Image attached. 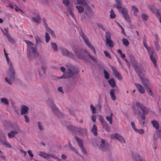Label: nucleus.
Returning <instances> with one entry per match:
<instances>
[{"instance_id": "nucleus-1", "label": "nucleus", "mask_w": 161, "mask_h": 161, "mask_svg": "<svg viewBox=\"0 0 161 161\" xmlns=\"http://www.w3.org/2000/svg\"><path fill=\"white\" fill-rule=\"evenodd\" d=\"M4 54L9 67V71L7 74V77L5 78V80L9 84H11L14 80V71L12 63L9 60L8 54L7 52H5Z\"/></svg>"}, {"instance_id": "nucleus-2", "label": "nucleus", "mask_w": 161, "mask_h": 161, "mask_svg": "<svg viewBox=\"0 0 161 161\" xmlns=\"http://www.w3.org/2000/svg\"><path fill=\"white\" fill-rule=\"evenodd\" d=\"M67 71L64 72L62 76L58 77V78L66 79L74 77L79 72V70L75 68L71 64H69L66 65Z\"/></svg>"}, {"instance_id": "nucleus-3", "label": "nucleus", "mask_w": 161, "mask_h": 161, "mask_svg": "<svg viewBox=\"0 0 161 161\" xmlns=\"http://www.w3.org/2000/svg\"><path fill=\"white\" fill-rule=\"evenodd\" d=\"M136 107L133 108L134 112L137 114H140L141 111L139 108L141 110L142 113L141 115V118L142 120H145V115L147 114L149 112V109L144 106V105L139 102H136L135 103Z\"/></svg>"}, {"instance_id": "nucleus-4", "label": "nucleus", "mask_w": 161, "mask_h": 161, "mask_svg": "<svg viewBox=\"0 0 161 161\" xmlns=\"http://www.w3.org/2000/svg\"><path fill=\"white\" fill-rule=\"evenodd\" d=\"M25 42L27 44V55L28 58L30 59L32 55L36 57L38 55L36 51V46L29 41L25 40Z\"/></svg>"}, {"instance_id": "nucleus-5", "label": "nucleus", "mask_w": 161, "mask_h": 161, "mask_svg": "<svg viewBox=\"0 0 161 161\" xmlns=\"http://www.w3.org/2000/svg\"><path fill=\"white\" fill-rule=\"evenodd\" d=\"M143 42L145 48L147 50L148 54L150 56V59L154 65L156 70L157 71H158L159 69L157 66L156 60L155 58L156 56V53L153 47H150L149 48L147 47V44L146 42L145 39L143 40Z\"/></svg>"}, {"instance_id": "nucleus-6", "label": "nucleus", "mask_w": 161, "mask_h": 161, "mask_svg": "<svg viewBox=\"0 0 161 161\" xmlns=\"http://www.w3.org/2000/svg\"><path fill=\"white\" fill-rule=\"evenodd\" d=\"M47 104L49 107L50 108L52 112L54 114L57 115L59 117H64V114L60 112L56 107L55 104L54 103L53 99L51 98H48L47 101Z\"/></svg>"}, {"instance_id": "nucleus-7", "label": "nucleus", "mask_w": 161, "mask_h": 161, "mask_svg": "<svg viewBox=\"0 0 161 161\" xmlns=\"http://www.w3.org/2000/svg\"><path fill=\"white\" fill-rule=\"evenodd\" d=\"M94 12L88 4L85 6L84 13L82 14L81 18L82 20H86L87 18L91 19L93 16Z\"/></svg>"}, {"instance_id": "nucleus-8", "label": "nucleus", "mask_w": 161, "mask_h": 161, "mask_svg": "<svg viewBox=\"0 0 161 161\" xmlns=\"http://www.w3.org/2000/svg\"><path fill=\"white\" fill-rule=\"evenodd\" d=\"M83 54V55H82L80 54H77V57L79 59H81L86 62H89L88 60L89 58H90L91 59L95 62L97 61V59L94 57L93 56L91 55L89 52L86 50H85L82 52Z\"/></svg>"}, {"instance_id": "nucleus-9", "label": "nucleus", "mask_w": 161, "mask_h": 161, "mask_svg": "<svg viewBox=\"0 0 161 161\" xmlns=\"http://www.w3.org/2000/svg\"><path fill=\"white\" fill-rule=\"evenodd\" d=\"M133 67L136 71L139 77L141 79L142 83L144 86L146 88L147 86H150L149 83V80L147 79L143 78L141 76L142 69L141 68L134 64L133 65Z\"/></svg>"}, {"instance_id": "nucleus-10", "label": "nucleus", "mask_w": 161, "mask_h": 161, "mask_svg": "<svg viewBox=\"0 0 161 161\" xmlns=\"http://www.w3.org/2000/svg\"><path fill=\"white\" fill-rule=\"evenodd\" d=\"M59 50H60L63 56L69 57L74 60H76L75 55L67 49L63 47H61L59 48Z\"/></svg>"}, {"instance_id": "nucleus-11", "label": "nucleus", "mask_w": 161, "mask_h": 161, "mask_svg": "<svg viewBox=\"0 0 161 161\" xmlns=\"http://www.w3.org/2000/svg\"><path fill=\"white\" fill-rule=\"evenodd\" d=\"M97 145L98 148L102 151H105L108 149V144L105 143L104 140L100 139Z\"/></svg>"}, {"instance_id": "nucleus-12", "label": "nucleus", "mask_w": 161, "mask_h": 161, "mask_svg": "<svg viewBox=\"0 0 161 161\" xmlns=\"http://www.w3.org/2000/svg\"><path fill=\"white\" fill-rule=\"evenodd\" d=\"M110 136L112 139H116L122 143H125V140L124 138L118 134H111Z\"/></svg>"}, {"instance_id": "nucleus-13", "label": "nucleus", "mask_w": 161, "mask_h": 161, "mask_svg": "<svg viewBox=\"0 0 161 161\" xmlns=\"http://www.w3.org/2000/svg\"><path fill=\"white\" fill-rule=\"evenodd\" d=\"M121 9L120 10V12L123 15L126 20L129 22L130 21V16L128 14L127 12V10L125 8H121Z\"/></svg>"}, {"instance_id": "nucleus-14", "label": "nucleus", "mask_w": 161, "mask_h": 161, "mask_svg": "<svg viewBox=\"0 0 161 161\" xmlns=\"http://www.w3.org/2000/svg\"><path fill=\"white\" fill-rule=\"evenodd\" d=\"M33 14L36 17H32V20L38 25L40 23L41 20L39 14L38 12H35Z\"/></svg>"}, {"instance_id": "nucleus-15", "label": "nucleus", "mask_w": 161, "mask_h": 161, "mask_svg": "<svg viewBox=\"0 0 161 161\" xmlns=\"http://www.w3.org/2000/svg\"><path fill=\"white\" fill-rule=\"evenodd\" d=\"M110 67L112 69L115 77L118 80L121 79L122 78L120 74L118 72V70L116 69L115 67L112 65H110Z\"/></svg>"}, {"instance_id": "nucleus-16", "label": "nucleus", "mask_w": 161, "mask_h": 161, "mask_svg": "<svg viewBox=\"0 0 161 161\" xmlns=\"http://www.w3.org/2000/svg\"><path fill=\"white\" fill-rule=\"evenodd\" d=\"M72 49L73 52L76 54V56H77V54H80L82 55H83V54L81 52L84 51L85 50L81 49L77 45H75L72 47Z\"/></svg>"}, {"instance_id": "nucleus-17", "label": "nucleus", "mask_w": 161, "mask_h": 161, "mask_svg": "<svg viewBox=\"0 0 161 161\" xmlns=\"http://www.w3.org/2000/svg\"><path fill=\"white\" fill-rule=\"evenodd\" d=\"M14 129L15 130H13L9 132L8 135V137L9 138H12L15 136V135L17 134L20 131V130L18 126H17Z\"/></svg>"}, {"instance_id": "nucleus-18", "label": "nucleus", "mask_w": 161, "mask_h": 161, "mask_svg": "<svg viewBox=\"0 0 161 161\" xmlns=\"http://www.w3.org/2000/svg\"><path fill=\"white\" fill-rule=\"evenodd\" d=\"M148 8L150 9L152 12L156 14V16L159 15L160 13L159 12L158 10L154 6L149 5L148 6Z\"/></svg>"}, {"instance_id": "nucleus-19", "label": "nucleus", "mask_w": 161, "mask_h": 161, "mask_svg": "<svg viewBox=\"0 0 161 161\" xmlns=\"http://www.w3.org/2000/svg\"><path fill=\"white\" fill-rule=\"evenodd\" d=\"M62 123L63 125H65L67 127V129L70 130V131L74 132L75 133H76V129L77 128L76 127L74 126L71 125H68L67 123H65V124L63 123V122Z\"/></svg>"}, {"instance_id": "nucleus-20", "label": "nucleus", "mask_w": 161, "mask_h": 161, "mask_svg": "<svg viewBox=\"0 0 161 161\" xmlns=\"http://www.w3.org/2000/svg\"><path fill=\"white\" fill-rule=\"evenodd\" d=\"M155 37L156 38L155 41L154 42L155 48L156 51H158L160 49V47L158 44L159 38L158 37V35L155 34Z\"/></svg>"}, {"instance_id": "nucleus-21", "label": "nucleus", "mask_w": 161, "mask_h": 161, "mask_svg": "<svg viewBox=\"0 0 161 161\" xmlns=\"http://www.w3.org/2000/svg\"><path fill=\"white\" fill-rule=\"evenodd\" d=\"M87 133V130L85 129H81L77 128L75 133L81 135H86Z\"/></svg>"}, {"instance_id": "nucleus-22", "label": "nucleus", "mask_w": 161, "mask_h": 161, "mask_svg": "<svg viewBox=\"0 0 161 161\" xmlns=\"http://www.w3.org/2000/svg\"><path fill=\"white\" fill-rule=\"evenodd\" d=\"M135 85L136 86L138 91L140 93L142 94H144L145 93V89L141 85L138 83H135Z\"/></svg>"}, {"instance_id": "nucleus-23", "label": "nucleus", "mask_w": 161, "mask_h": 161, "mask_svg": "<svg viewBox=\"0 0 161 161\" xmlns=\"http://www.w3.org/2000/svg\"><path fill=\"white\" fill-rule=\"evenodd\" d=\"M21 109L20 114L21 115L26 114L28 113L29 108L25 105H22L20 107Z\"/></svg>"}, {"instance_id": "nucleus-24", "label": "nucleus", "mask_w": 161, "mask_h": 161, "mask_svg": "<svg viewBox=\"0 0 161 161\" xmlns=\"http://www.w3.org/2000/svg\"><path fill=\"white\" fill-rule=\"evenodd\" d=\"M116 3L114 4L113 6L119 10L122 7V0H115Z\"/></svg>"}, {"instance_id": "nucleus-25", "label": "nucleus", "mask_w": 161, "mask_h": 161, "mask_svg": "<svg viewBox=\"0 0 161 161\" xmlns=\"http://www.w3.org/2000/svg\"><path fill=\"white\" fill-rule=\"evenodd\" d=\"M133 158L135 161H145L144 159L141 157L139 154L136 153L133 155Z\"/></svg>"}, {"instance_id": "nucleus-26", "label": "nucleus", "mask_w": 161, "mask_h": 161, "mask_svg": "<svg viewBox=\"0 0 161 161\" xmlns=\"http://www.w3.org/2000/svg\"><path fill=\"white\" fill-rule=\"evenodd\" d=\"M75 7L78 10V12L79 14H81L84 12L85 10V6H83V7H82L80 5H76L75 6Z\"/></svg>"}, {"instance_id": "nucleus-27", "label": "nucleus", "mask_w": 161, "mask_h": 161, "mask_svg": "<svg viewBox=\"0 0 161 161\" xmlns=\"http://www.w3.org/2000/svg\"><path fill=\"white\" fill-rule=\"evenodd\" d=\"M151 123L155 129L158 130L159 129V125L158 122L157 121L153 120L151 121Z\"/></svg>"}, {"instance_id": "nucleus-28", "label": "nucleus", "mask_w": 161, "mask_h": 161, "mask_svg": "<svg viewBox=\"0 0 161 161\" xmlns=\"http://www.w3.org/2000/svg\"><path fill=\"white\" fill-rule=\"evenodd\" d=\"M86 44L92 50V52L96 54V51L94 48V47L92 45L90 42L88 41V42H86Z\"/></svg>"}, {"instance_id": "nucleus-29", "label": "nucleus", "mask_w": 161, "mask_h": 161, "mask_svg": "<svg viewBox=\"0 0 161 161\" xmlns=\"http://www.w3.org/2000/svg\"><path fill=\"white\" fill-rule=\"evenodd\" d=\"M103 128L107 132H109L110 130V127L108 126L106 122H104L101 124Z\"/></svg>"}, {"instance_id": "nucleus-30", "label": "nucleus", "mask_w": 161, "mask_h": 161, "mask_svg": "<svg viewBox=\"0 0 161 161\" xmlns=\"http://www.w3.org/2000/svg\"><path fill=\"white\" fill-rule=\"evenodd\" d=\"M75 138L78 142V144L79 147L83 146V140L77 136H75Z\"/></svg>"}, {"instance_id": "nucleus-31", "label": "nucleus", "mask_w": 161, "mask_h": 161, "mask_svg": "<svg viewBox=\"0 0 161 161\" xmlns=\"http://www.w3.org/2000/svg\"><path fill=\"white\" fill-rule=\"evenodd\" d=\"M93 135L96 136L97 134V129L96 126L95 125H93V127L91 129Z\"/></svg>"}, {"instance_id": "nucleus-32", "label": "nucleus", "mask_w": 161, "mask_h": 161, "mask_svg": "<svg viewBox=\"0 0 161 161\" xmlns=\"http://www.w3.org/2000/svg\"><path fill=\"white\" fill-rule=\"evenodd\" d=\"M79 34L80 36H81L83 38L85 43L88 41V39L82 31H80V32Z\"/></svg>"}, {"instance_id": "nucleus-33", "label": "nucleus", "mask_w": 161, "mask_h": 161, "mask_svg": "<svg viewBox=\"0 0 161 161\" xmlns=\"http://www.w3.org/2000/svg\"><path fill=\"white\" fill-rule=\"evenodd\" d=\"M113 115V113H111L109 116H107L106 117V119L109 122L110 124L113 123L112 116Z\"/></svg>"}, {"instance_id": "nucleus-34", "label": "nucleus", "mask_w": 161, "mask_h": 161, "mask_svg": "<svg viewBox=\"0 0 161 161\" xmlns=\"http://www.w3.org/2000/svg\"><path fill=\"white\" fill-rule=\"evenodd\" d=\"M77 2L78 4L79 5L85 6L88 4L85 0H77Z\"/></svg>"}, {"instance_id": "nucleus-35", "label": "nucleus", "mask_w": 161, "mask_h": 161, "mask_svg": "<svg viewBox=\"0 0 161 161\" xmlns=\"http://www.w3.org/2000/svg\"><path fill=\"white\" fill-rule=\"evenodd\" d=\"M106 43L111 48H113L114 46L113 41L111 39L106 40Z\"/></svg>"}, {"instance_id": "nucleus-36", "label": "nucleus", "mask_w": 161, "mask_h": 161, "mask_svg": "<svg viewBox=\"0 0 161 161\" xmlns=\"http://www.w3.org/2000/svg\"><path fill=\"white\" fill-rule=\"evenodd\" d=\"M105 37L106 40L111 39V32L109 31L106 32L105 33Z\"/></svg>"}, {"instance_id": "nucleus-37", "label": "nucleus", "mask_w": 161, "mask_h": 161, "mask_svg": "<svg viewBox=\"0 0 161 161\" xmlns=\"http://www.w3.org/2000/svg\"><path fill=\"white\" fill-rule=\"evenodd\" d=\"M52 47L55 52H57L58 51V46L55 43L52 42L51 43Z\"/></svg>"}, {"instance_id": "nucleus-38", "label": "nucleus", "mask_w": 161, "mask_h": 161, "mask_svg": "<svg viewBox=\"0 0 161 161\" xmlns=\"http://www.w3.org/2000/svg\"><path fill=\"white\" fill-rule=\"evenodd\" d=\"M1 143L4 146H5L7 147L8 148H11V145L6 140L3 142Z\"/></svg>"}, {"instance_id": "nucleus-39", "label": "nucleus", "mask_w": 161, "mask_h": 161, "mask_svg": "<svg viewBox=\"0 0 161 161\" xmlns=\"http://www.w3.org/2000/svg\"><path fill=\"white\" fill-rule=\"evenodd\" d=\"M108 83L112 87H114L115 86V83L114 80V79L112 78L110 79L108 81Z\"/></svg>"}, {"instance_id": "nucleus-40", "label": "nucleus", "mask_w": 161, "mask_h": 161, "mask_svg": "<svg viewBox=\"0 0 161 161\" xmlns=\"http://www.w3.org/2000/svg\"><path fill=\"white\" fill-rule=\"evenodd\" d=\"M67 9L68 11H69V14L71 16L73 19L75 20V18L74 16V14L72 11V10L71 7H69V8H67Z\"/></svg>"}, {"instance_id": "nucleus-41", "label": "nucleus", "mask_w": 161, "mask_h": 161, "mask_svg": "<svg viewBox=\"0 0 161 161\" xmlns=\"http://www.w3.org/2000/svg\"><path fill=\"white\" fill-rule=\"evenodd\" d=\"M145 88L146 89L147 92L148 93V94L152 96L153 95V94L152 92L151 86H147V87Z\"/></svg>"}, {"instance_id": "nucleus-42", "label": "nucleus", "mask_w": 161, "mask_h": 161, "mask_svg": "<svg viewBox=\"0 0 161 161\" xmlns=\"http://www.w3.org/2000/svg\"><path fill=\"white\" fill-rule=\"evenodd\" d=\"M63 3L67 7V8L71 7L70 5V2L69 0H63Z\"/></svg>"}, {"instance_id": "nucleus-43", "label": "nucleus", "mask_w": 161, "mask_h": 161, "mask_svg": "<svg viewBox=\"0 0 161 161\" xmlns=\"http://www.w3.org/2000/svg\"><path fill=\"white\" fill-rule=\"evenodd\" d=\"M45 38L46 42H48L50 40V37L48 32L45 33Z\"/></svg>"}, {"instance_id": "nucleus-44", "label": "nucleus", "mask_w": 161, "mask_h": 161, "mask_svg": "<svg viewBox=\"0 0 161 161\" xmlns=\"http://www.w3.org/2000/svg\"><path fill=\"white\" fill-rule=\"evenodd\" d=\"M142 19L144 21H146L148 19V16L145 14H142Z\"/></svg>"}, {"instance_id": "nucleus-45", "label": "nucleus", "mask_w": 161, "mask_h": 161, "mask_svg": "<svg viewBox=\"0 0 161 161\" xmlns=\"http://www.w3.org/2000/svg\"><path fill=\"white\" fill-rule=\"evenodd\" d=\"M6 136L3 133L1 136H0V142L1 143L6 140Z\"/></svg>"}, {"instance_id": "nucleus-46", "label": "nucleus", "mask_w": 161, "mask_h": 161, "mask_svg": "<svg viewBox=\"0 0 161 161\" xmlns=\"http://www.w3.org/2000/svg\"><path fill=\"white\" fill-rule=\"evenodd\" d=\"M4 35H6L8 39V40L11 42L13 43L14 42V39L9 36L8 34L7 33H4Z\"/></svg>"}, {"instance_id": "nucleus-47", "label": "nucleus", "mask_w": 161, "mask_h": 161, "mask_svg": "<svg viewBox=\"0 0 161 161\" xmlns=\"http://www.w3.org/2000/svg\"><path fill=\"white\" fill-rule=\"evenodd\" d=\"M132 8L133 10L134 15L136 16L137 15V14L136 13L138 11V8L134 6H132Z\"/></svg>"}, {"instance_id": "nucleus-48", "label": "nucleus", "mask_w": 161, "mask_h": 161, "mask_svg": "<svg viewBox=\"0 0 161 161\" xmlns=\"http://www.w3.org/2000/svg\"><path fill=\"white\" fill-rule=\"evenodd\" d=\"M110 18L111 19H114L115 17V14L114 10L112 9L110 12Z\"/></svg>"}, {"instance_id": "nucleus-49", "label": "nucleus", "mask_w": 161, "mask_h": 161, "mask_svg": "<svg viewBox=\"0 0 161 161\" xmlns=\"http://www.w3.org/2000/svg\"><path fill=\"white\" fill-rule=\"evenodd\" d=\"M122 41L124 45L126 46H127L129 44L128 40L126 39L123 38Z\"/></svg>"}, {"instance_id": "nucleus-50", "label": "nucleus", "mask_w": 161, "mask_h": 161, "mask_svg": "<svg viewBox=\"0 0 161 161\" xmlns=\"http://www.w3.org/2000/svg\"><path fill=\"white\" fill-rule=\"evenodd\" d=\"M103 72L105 78L106 79H108L109 78V75L108 73L105 70H103Z\"/></svg>"}, {"instance_id": "nucleus-51", "label": "nucleus", "mask_w": 161, "mask_h": 161, "mask_svg": "<svg viewBox=\"0 0 161 161\" xmlns=\"http://www.w3.org/2000/svg\"><path fill=\"white\" fill-rule=\"evenodd\" d=\"M1 102L4 103L5 104L7 105L8 104V101L6 98H3L1 99Z\"/></svg>"}, {"instance_id": "nucleus-52", "label": "nucleus", "mask_w": 161, "mask_h": 161, "mask_svg": "<svg viewBox=\"0 0 161 161\" xmlns=\"http://www.w3.org/2000/svg\"><path fill=\"white\" fill-rule=\"evenodd\" d=\"M38 125L39 129L40 130H43L44 129V128L42 125V124L39 122H38Z\"/></svg>"}, {"instance_id": "nucleus-53", "label": "nucleus", "mask_w": 161, "mask_h": 161, "mask_svg": "<svg viewBox=\"0 0 161 161\" xmlns=\"http://www.w3.org/2000/svg\"><path fill=\"white\" fill-rule=\"evenodd\" d=\"M35 39L36 42V44L40 43L42 42L41 40L38 36H36L35 37Z\"/></svg>"}, {"instance_id": "nucleus-54", "label": "nucleus", "mask_w": 161, "mask_h": 161, "mask_svg": "<svg viewBox=\"0 0 161 161\" xmlns=\"http://www.w3.org/2000/svg\"><path fill=\"white\" fill-rule=\"evenodd\" d=\"M80 148L81 150V151H82V152H83V153L84 154H87V151H86V149H85V148L83 147V146L80 147Z\"/></svg>"}, {"instance_id": "nucleus-55", "label": "nucleus", "mask_w": 161, "mask_h": 161, "mask_svg": "<svg viewBox=\"0 0 161 161\" xmlns=\"http://www.w3.org/2000/svg\"><path fill=\"white\" fill-rule=\"evenodd\" d=\"M96 108L97 110L99 112L101 111V107L100 104V103H99L97 105L96 107Z\"/></svg>"}, {"instance_id": "nucleus-56", "label": "nucleus", "mask_w": 161, "mask_h": 161, "mask_svg": "<svg viewBox=\"0 0 161 161\" xmlns=\"http://www.w3.org/2000/svg\"><path fill=\"white\" fill-rule=\"evenodd\" d=\"M104 55H105V56H106L108 58L110 59L111 58V57L110 56L109 54L108 53V52L106 51H104Z\"/></svg>"}, {"instance_id": "nucleus-57", "label": "nucleus", "mask_w": 161, "mask_h": 161, "mask_svg": "<svg viewBox=\"0 0 161 161\" xmlns=\"http://www.w3.org/2000/svg\"><path fill=\"white\" fill-rule=\"evenodd\" d=\"M135 131L138 132L141 134H143L144 132V130H143L142 129H140L139 130L137 129Z\"/></svg>"}, {"instance_id": "nucleus-58", "label": "nucleus", "mask_w": 161, "mask_h": 161, "mask_svg": "<svg viewBox=\"0 0 161 161\" xmlns=\"http://www.w3.org/2000/svg\"><path fill=\"white\" fill-rule=\"evenodd\" d=\"M90 108H91V109L92 111V113L93 114H95L96 113L95 111H96V108H95L91 104L90 105Z\"/></svg>"}, {"instance_id": "nucleus-59", "label": "nucleus", "mask_w": 161, "mask_h": 161, "mask_svg": "<svg viewBox=\"0 0 161 161\" xmlns=\"http://www.w3.org/2000/svg\"><path fill=\"white\" fill-rule=\"evenodd\" d=\"M99 119L101 123H102L104 122H105L106 121L104 120V118L101 115H99Z\"/></svg>"}, {"instance_id": "nucleus-60", "label": "nucleus", "mask_w": 161, "mask_h": 161, "mask_svg": "<svg viewBox=\"0 0 161 161\" xmlns=\"http://www.w3.org/2000/svg\"><path fill=\"white\" fill-rule=\"evenodd\" d=\"M97 26L99 28L102 29L103 31H106V30L105 28H104L102 26V25L100 24V23H98L97 24Z\"/></svg>"}, {"instance_id": "nucleus-61", "label": "nucleus", "mask_w": 161, "mask_h": 161, "mask_svg": "<svg viewBox=\"0 0 161 161\" xmlns=\"http://www.w3.org/2000/svg\"><path fill=\"white\" fill-rule=\"evenodd\" d=\"M24 117L25 119V121L26 123H28L29 122L30 120L28 116L27 115H25L24 116Z\"/></svg>"}, {"instance_id": "nucleus-62", "label": "nucleus", "mask_w": 161, "mask_h": 161, "mask_svg": "<svg viewBox=\"0 0 161 161\" xmlns=\"http://www.w3.org/2000/svg\"><path fill=\"white\" fill-rule=\"evenodd\" d=\"M53 36L55 37L56 35L54 33V32L51 29L48 32Z\"/></svg>"}, {"instance_id": "nucleus-63", "label": "nucleus", "mask_w": 161, "mask_h": 161, "mask_svg": "<svg viewBox=\"0 0 161 161\" xmlns=\"http://www.w3.org/2000/svg\"><path fill=\"white\" fill-rule=\"evenodd\" d=\"M50 156V155L44 153L42 157L44 158H49Z\"/></svg>"}, {"instance_id": "nucleus-64", "label": "nucleus", "mask_w": 161, "mask_h": 161, "mask_svg": "<svg viewBox=\"0 0 161 161\" xmlns=\"http://www.w3.org/2000/svg\"><path fill=\"white\" fill-rule=\"evenodd\" d=\"M131 125L132 128L134 129L135 131L137 129L135 127V124L134 122H132L131 123Z\"/></svg>"}]
</instances>
